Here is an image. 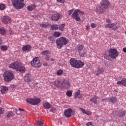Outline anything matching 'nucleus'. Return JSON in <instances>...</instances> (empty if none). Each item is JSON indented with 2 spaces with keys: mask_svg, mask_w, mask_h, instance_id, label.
I'll return each mask as SVG.
<instances>
[{
  "mask_svg": "<svg viewBox=\"0 0 126 126\" xmlns=\"http://www.w3.org/2000/svg\"><path fill=\"white\" fill-rule=\"evenodd\" d=\"M68 43V39L64 37H61L56 40L57 47L58 49H62L63 45H66Z\"/></svg>",
  "mask_w": 126,
  "mask_h": 126,
  "instance_id": "5",
  "label": "nucleus"
},
{
  "mask_svg": "<svg viewBox=\"0 0 126 126\" xmlns=\"http://www.w3.org/2000/svg\"><path fill=\"white\" fill-rule=\"evenodd\" d=\"M98 99H99L98 96H94L90 99V102H92V103H94V104H97V100H98Z\"/></svg>",
  "mask_w": 126,
  "mask_h": 126,
  "instance_id": "21",
  "label": "nucleus"
},
{
  "mask_svg": "<svg viewBox=\"0 0 126 126\" xmlns=\"http://www.w3.org/2000/svg\"><path fill=\"white\" fill-rule=\"evenodd\" d=\"M48 54H49V51H48V50L43 51L41 53V55H42V56H45L46 55H48Z\"/></svg>",
  "mask_w": 126,
  "mask_h": 126,
  "instance_id": "38",
  "label": "nucleus"
},
{
  "mask_svg": "<svg viewBox=\"0 0 126 126\" xmlns=\"http://www.w3.org/2000/svg\"><path fill=\"white\" fill-rule=\"evenodd\" d=\"M84 47V46H83V45H80L78 47V50L79 53V55L81 57H85V56H86V55L85 54V52L82 53V50H83Z\"/></svg>",
  "mask_w": 126,
  "mask_h": 126,
  "instance_id": "14",
  "label": "nucleus"
},
{
  "mask_svg": "<svg viewBox=\"0 0 126 126\" xmlns=\"http://www.w3.org/2000/svg\"><path fill=\"white\" fill-rule=\"evenodd\" d=\"M51 29L52 30H58V29H59V27L58 26V25L54 24L51 27Z\"/></svg>",
  "mask_w": 126,
  "mask_h": 126,
  "instance_id": "28",
  "label": "nucleus"
},
{
  "mask_svg": "<svg viewBox=\"0 0 126 126\" xmlns=\"http://www.w3.org/2000/svg\"><path fill=\"white\" fill-rule=\"evenodd\" d=\"M73 12V9L68 11V15H71V14H72Z\"/></svg>",
  "mask_w": 126,
  "mask_h": 126,
  "instance_id": "44",
  "label": "nucleus"
},
{
  "mask_svg": "<svg viewBox=\"0 0 126 126\" xmlns=\"http://www.w3.org/2000/svg\"><path fill=\"white\" fill-rule=\"evenodd\" d=\"M54 37H60L61 36V32H55L53 33Z\"/></svg>",
  "mask_w": 126,
  "mask_h": 126,
  "instance_id": "31",
  "label": "nucleus"
},
{
  "mask_svg": "<svg viewBox=\"0 0 126 126\" xmlns=\"http://www.w3.org/2000/svg\"><path fill=\"white\" fill-rule=\"evenodd\" d=\"M104 71H105V69L103 67L101 68H97V73L95 74V75H99V74H101V73H103V72H104Z\"/></svg>",
  "mask_w": 126,
  "mask_h": 126,
  "instance_id": "22",
  "label": "nucleus"
},
{
  "mask_svg": "<svg viewBox=\"0 0 126 126\" xmlns=\"http://www.w3.org/2000/svg\"><path fill=\"white\" fill-rule=\"evenodd\" d=\"M50 61H51V62H53V61H55V59H54L51 58V59H50Z\"/></svg>",
  "mask_w": 126,
  "mask_h": 126,
  "instance_id": "58",
  "label": "nucleus"
},
{
  "mask_svg": "<svg viewBox=\"0 0 126 126\" xmlns=\"http://www.w3.org/2000/svg\"><path fill=\"white\" fill-rule=\"evenodd\" d=\"M50 112H52V113H56V112H57V110H56V108H53L50 109Z\"/></svg>",
  "mask_w": 126,
  "mask_h": 126,
  "instance_id": "43",
  "label": "nucleus"
},
{
  "mask_svg": "<svg viewBox=\"0 0 126 126\" xmlns=\"http://www.w3.org/2000/svg\"><path fill=\"white\" fill-rule=\"evenodd\" d=\"M63 73V71L62 70H59L57 71V75H62Z\"/></svg>",
  "mask_w": 126,
  "mask_h": 126,
  "instance_id": "36",
  "label": "nucleus"
},
{
  "mask_svg": "<svg viewBox=\"0 0 126 126\" xmlns=\"http://www.w3.org/2000/svg\"><path fill=\"white\" fill-rule=\"evenodd\" d=\"M123 51L124 53H126V48H124Z\"/></svg>",
  "mask_w": 126,
  "mask_h": 126,
  "instance_id": "54",
  "label": "nucleus"
},
{
  "mask_svg": "<svg viewBox=\"0 0 126 126\" xmlns=\"http://www.w3.org/2000/svg\"><path fill=\"white\" fill-rule=\"evenodd\" d=\"M44 125V122L38 121L37 123V126H43Z\"/></svg>",
  "mask_w": 126,
  "mask_h": 126,
  "instance_id": "34",
  "label": "nucleus"
},
{
  "mask_svg": "<svg viewBox=\"0 0 126 126\" xmlns=\"http://www.w3.org/2000/svg\"><path fill=\"white\" fill-rule=\"evenodd\" d=\"M5 91L4 90L2 89V88H1L0 92L2 93V94H4L5 93Z\"/></svg>",
  "mask_w": 126,
  "mask_h": 126,
  "instance_id": "49",
  "label": "nucleus"
},
{
  "mask_svg": "<svg viewBox=\"0 0 126 126\" xmlns=\"http://www.w3.org/2000/svg\"><path fill=\"white\" fill-rule=\"evenodd\" d=\"M31 64L32 66L35 67H41V63H40V60L39 58L35 57L33 58L32 61L31 62Z\"/></svg>",
  "mask_w": 126,
  "mask_h": 126,
  "instance_id": "9",
  "label": "nucleus"
},
{
  "mask_svg": "<svg viewBox=\"0 0 126 126\" xmlns=\"http://www.w3.org/2000/svg\"><path fill=\"white\" fill-rule=\"evenodd\" d=\"M34 8H36V5H35L34 4H32L31 6H28L27 7V9L28 10H29V11H32Z\"/></svg>",
  "mask_w": 126,
  "mask_h": 126,
  "instance_id": "25",
  "label": "nucleus"
},
{
  "mask_svg": "<svg viewBox=\"0 0 126 126\" xmlns=\"http://www.w3.org/2000/svg\"><path fill=\"white\" fill-rule=\"evenodd\" d=\"M13 6L16 9H21L24 7V0H11Z\"/></svg>",
  "mask_w": 126,
  "mask_h": 126,
  "instance_id": "2",
  "label": "nucleus"
},
{
  "mask_svg": "<svg viewBox=\"0 0 126 126\" xmlns=\"http://www.w3.org/2000/svg\"><path fill=\"white\" fill-rule=\"evenodd\" d=\"M9 67L14 69H16L21 73L25 72V67L22 66V63H18V62H14L10 64Z\"/></svg>",
  "mask_w": 126,
  "mask_h": 126,
  "instance_id": "1",
  "label": "nucleus"
},
{
  "mask_svg": "<svg viewBox=\"0 0 126 126\" xmlns=\"http://www.w3.org/2000/svg\"><path fill=\"white\" fill-rule=\"evenodd\" d=\"M117 84L126 87V79L125 78L122 79L121 81L117 82Z\"/></svg>",
  "mask_w": 126,
  "mask_h": 126,
  "instance_id": "20",
  "label": "nucleus"
},
{
  "mask_svg": "<svg viewBox=\"0 0 126 126\" xmlns=\"http://www.w3.org/2000/svg\"><path fill=\"white\" fill-rule=\"evenodd\" d=\"M1 88H2V89H3V90H5L6 91H7V90H8V87H7L6 86H2Z\"/></svg>",
  "mask_w": 126,
  "mask_h": 126,
  "instance_id": "42",
  "label": "nucleus"
},
{
  "mask_svg": "<svg viewBox=\"0 0 126 126\" xmlns=\"http://www.w3.org/2000/svg\"><path fill=\"white\" fill-rule=\"evenodd\" d=\"M0 21L3 23L8 24L11 22V19L7 16H4L0 18Z\"/></svg>",
  "mask_w": 126,
  "mask_h": 126,
  "instance_id": "12",
  "label": "nucleus"
},
{
  "mask_svg": "<svg viewBox=\"0 0 126 126\" xmlns=\"http://www.w3.org/2000/svg\"><path fill=\"white\" fill-rule=\"evenodd\" d=\"M66 95H67V96L71 97V96L72 95V92L70 91L67 92L66 93Z\"/></svg>",
  "mask_w": 126,
  "mask_h": 126,
  "instance_id": "37",
  "label": "nucleus"
},
{
  "mask_svg": "<svg viewBox=\"0 0 126 126\" xmlns=\"http://www.w3.org/2000/svg\"><path fill=\"white\" fill-rule=\"evenodd\" d=\"M30 50H31V46L30 45H26L22 47V51H23V52L30 51Z\"/></svg>",
  "mask_w": 126,
  "mask_h": 126,
  "instance_id": "19",
  "label": "nucleus"
},
{
  "mask_svg": "<svg viewBox=\"0 0 126 126\" xmlns=\"http://www.w3.org/2000/svg\"><path fill=\"white\" fill-rule=\"evenodd\" d=\"M4 9H5V5H4V4H0V10H4Z\"/></svg>",
  "mask_w": 126,
  "mask_h": 126,
  "instance_id": "35",
  "label": "nucleus"
},
{
  "mask_svg": "<svg viewBox=\"0 0 126 126\" xmlns=\"http://www.w3.org/2000/svg\"><path fill=\"white\" fill-rule=\"evenodd\" d=\"M109 100L111 101L112 103L113 104H115V103H117V98L115 97H111L110 98H109Z\"/></svg>",
  "mask_w": 126,
  "mask_h": 126,
  "instance_id": "29",
  "label": "nucleus"
},
{
  "mask_svg": "<svg viewBox=\"0 0 126 126\" xmlns=\"http://www.w3.org/2000/svg\"><path fill=\"white\" fill-rule=\"evenodd\" d=\"M43 108L45 109H50L51 108V104L49 102H46L43 104Z\"/></svg>",
  "mask_w": 126,
  "mask_h": 126,
  "instance_id": "26",
  "label": "nucleus"
},
{
  "mask_svg": "<svg viewBox=\"0 0 126 126\" xmlns=\"http://www.w3.org/2000/svg\"><path fill=\"white\" fill-rule=\"evenodd\" d=\"M109 5H110V2L108 0H102L101 2V7L104 9H107Z\"/></svg>",
  "mask_w": 126,
  "mask_h": 126,
  "instance_id": "11",
  "label": "nucleus"
},
{
  "mask_svg": "<svg viewBox=\"0 0 126 126\" xmlns=\"http://www.w3.org/2000/svg\"><path fill=\"white\" fill-rule=\"evenodd\" d=\"M63 81H56L51 83V86H52V87H55V86H56L58 88H63Z\"/></svg>",
  "mask_w": 126,
  "mask_h": 126,
  "instance_id": "10",
  "label": "nucleus"
},
{
  "mask_svg": "<svg viewBox=\"0 0 126 126\" xmlns=\"http://www.w3.org/2000/svg\"><path fill=\"white\" fill-rule=\"evenodd\" d=\"M110 100V98H103L101 101L102 102H106L107 100Z\"/></svg>",
  "mask_w": 126,
  "mask_h": 126,
  "instance_id": "46",
  "label": "nucleus"
},
{
  "mask_svg": "<svg viewBox=\"0 0 126 126\" xmlns=\"http://www.w3.org/2000/svg\"><path fill=\"white\" fill-rule=\"evenodd\" d=\"M108 53L109 57H110L111 59H116L119 56V52L116 49H110Z\"/></svg>",
  "mask_w": 126,
  "mask_h": 126,
  "instance_id": "8",
  "label": "nucleus"
},
{
  "mask_svg": "<svg viewBox=\"0 0 126 126\" xmlns=\"http://www.w3.org/2000/svg\"><path fill=\"white\" fill-rule=\"evenodd\" d=\"M40 26L41 28H47V27H49V26H50V25L49 24H41Z\"/></svg>",
  "mask_w": 126,
  "mask_h": 126,
  "instance_id": "30",
  "label": "nucleus"
},
{
  "mask_svg": "<svg viewBox=\"0 0 126 126\" xmlns=\"http://www.w3.org/2000/svg\"><path fill=\"white\" fill-rule=\"evenodd\" d=\"M5 33V30L3 29H0V34H1V35H4Z\"/></svg>",
  "mask_w": 126,
  "mask_h": 126,
  "instance_id": "40",
  "label": "nucleus"
},
{
  "mask_svg": "<svg viewBox=\"0 0 126 126\" xmlns=\"http://www.w3.org/2000/svg\"><path fill=\"white\" fill-rule=\"evenodd\" d=\"M91 27L92 28H96V27H97V24H94V23H92L91 24Z\"/></svg>",
  "mask_w": 126,
  "mask_h": 126,
  "instance_id": "41",
  "label": "nucleus"
},
{
  "mask_svg": "<svg viewBox=\"0 0 126 126\" xmlns=\"http://www.w3.org/2000/svg\"><path fill=\"white\" fill-rule=\"evenodd\" d=\"M72 112V109L69 108L67 110L64 111V115L65 117L67 118H70L71 117V113Z\"/></svg>",
  "mask_w": 126,
  "mask_h": 126,
  "instance_id": "15",
  "label": "nucleus"
},
{
  "mask_svg": "<svg viewBox=\"0 0 126 126\" xmlns=\"http://www.w3.org/2000/svg\"><path fill=\"white\" fill-rule=\"evenodd\" d=\"M1 42H2L1 38L0 37V45H1Z\"/></svg>",
  "mask_w": 126,
  "mask_h": 126,
  "instance_id": "57",
  "label": "nucleus"
},
{
  "mask_svg": "<svg viewBox=\"0 0 126 126\" xmlns=\"http://www.w3.org/2000/svg\"><path fill=\"white\" fill-rule=\"evenodd\" d=\"M106 22H107V23H110V20L107 19V20H106Z\"/></svg>",
  "mask_w": 126,
  "mask_h": 126,
  "instance_id": "56",
  "label": "nucleus"
},
{
  "mask_svg": "<svg viewBox=\"0 0 126 126\" xmlns=\"http://www.w3.org/2000/svg\"><path fill=\"white\" fill-rule=\"evenodd\" d=\"M3 76L4 77V81L5 82H10V81L14 79V74L12 71L11 70L5 72L3 74Z\"/></svg>",
  "mask_w": 126,
  "mask_h": 126,
  "instance_id": "4",
  "label": "nucleus"
},
{
  "mask_svg": "<svg viewBox=\"0 0 126 126\" xmlns=\"http://www.w3.org/2000/svg\"><path fill=\"white\" fill-rule=\"evenodd\" d=\"M96 12H97L98 14H100V13H104V12H105V9L102 8V7H97Z\"/></svg>",
  "mask_w": 126,
  "mask_h": 126,
  "instance_id": "18",
  "label": "nucleus"
},
{
  "mask_svg": "<svg viewBox=\"0 0 126 126\" xmlns=\"http://www.w3.org/2000/svg\"><path fill=\"white\" fill-rule=\"evenodd\" d=\"M113 30H118V26H115L113 28Z\"/></svg>",
  "mask_w": 126,
  "mask_h": 126,
  "instance_id": "53",
  "label": "nucleus"
},
{
  "mask_svg": "<svg viewBox=\"0 0 126 126\" xmlns=\"http://www.w3.org/2000/svg\"><path fill=\"white\" fill-rule=\"evenodd\" d=\"M24 80L26 82H31V74H26L24 77Z\"/></svg>",
  "mask_w": 126,
  "mask_h": 126,
  "instance_id": "16",
  "label": "nucleus"
},
{
  "mask_svg": "<svg viewBox=\"0 0 126 126\" xmlns=\"http://www.w3.org/2000/svg\"><path fill=\"white\" fill-rule=\"evenodd\" d=\"M126 115V111H121L118 115V117L122 118V117H124Z\"/></svg>",
  "mask_w": 126,
  "mask_h": 126,
  "instance_id": "27",
  "label": "nucleus"
},
{
  "mask_svg": "<svg viewBox=\"0 0 126 126\" xmlns=\"http://www.w3.org/2000/svg\"><path fill=\"white\" fill-rule=\"evenodd\" d=\"M15 110L16 111H17V109H15Z\"/></svg>",
  "mask_w": 126,
  "mask_h": 126,
  "instance_id": "59",
  "label": "nucleus"
},
{
  "mask_svg": "<svg viewBox=\"0 0 126 126\" xmlns=\"http://www.w3.org/2000/svg\"><path fill=\"white\" fill-rule=\"evenodd\" d=\"M13 113H12V111H9L7 112V117L9 118L11 117H13Z\"/></svg>",
  "mask_w": 126,
  "mask_h": 126,
  "instance_id": "32",
  "label": "nucleus"
},
{
  "mask_svg": "<svg viewBox=\"0 0 126 126\" xmlns=\"http://www.w3.org/2000/svg\"><path fill=\"white\" fill-rule=\"evenodd\" d=\"M80 109L81 110V111H82V113H83V114H85V113L86 112V110H85V109L83 108H80Z\"/></svg>",
  "mask_w": 126,
  "mask_h": 126,
  "instance_id": "45",
  "label": "nucleus"
},
{
  "mask_svg": "<svg viewBox=\"0 0 126 126\" xmlns=\"http://www.w3.org/2000/svg\"><path fill=\"white\" fill-rule=\"evenodd\" d=\"M3 108H0V115H1V114H3Z\"/></svg>",
  "mask_w": 126,
  "mask_h": 126,
  "instance_id": "47",
  "label": "nucleus"
},
{
  "mask_svg": "<svg viewBox=\"0 0 126 126\" xmlns=\"http://www.w3.org/2000/svg\"><path fill=\"white\" fill-rule=\"evenodd\" d=\"M84 14V12L80 11L79 9H76L74 10L72 14V17L74 18L76 21H80V15H83Z\"/></svg>",
  "mask_w": 126,
  "mask_h": 126,
  "instance_id": "6",
  "label": "nucleus"
},
{
  "mask_svg": "<svg viewBox=\"0 0 126 126\" xmlns=\"http://www.w3.org/2000/svg\"><path fill=\"white\" fill-rule=\"evenodd\" d=\"M63 17V15L61 14H55L51 17V19L53 21H58V20Z\"/></svg>",
  "mask_w": 126,
  "mask_h": 126,
  "instance_id": "13",
  "label": "nucleus"
},
{
  "mask_svg": "<svg viewBox=\"0 0 126 126\" xmlns=\"http://www.w3.org/2000/svg\"><path fill=\"white\" fill-rule=\"evenodd\" d=\"M65 25L64 24H63L61 26L59 27V29L61 31H63V28H64Z\"/></svg>",
  "mask_w": 126,
  "mask_h": 126,
  "instance_id": "39",
  "label": "nucleus"
},
{
  "mask_svg": "<svg viewBox=\"0 0 126 126\" xmlns=\"http://www.w3.org/2000/svg\"><path fill=\"white\" fill-rule=\"evenodd\" d=\"M70 63L72 67L75 68H81L84 66V63L81 62V61H77L73 58L70 60Z\"/></svg>",
  "mask_w": 126,
  "mask_h": 126,
  "instance_id": "3",
  "label": "nucleus"
},
{
  "mask_svg": "<svg viewBox=\"0 0 126 126\" xmlns=\"http://www.w3.org/2000/svg\"><path fill=\"white\" fill-rule=\"evenodd\" d=\"M86 29V30H89V29H90V26H87Z\"/></svg>",
  "mask_w": 126,
  "mask_h": 126,
  "instance_id": "52",
  "label": "nucleus"
},
{
  "mask_svg": "<svg viewBox=\"0 0 126 126\" xmlns=\"http://www.w3.org/2000/svg\"><path fill=\"white\" fill-rule=\"evenodd\" d=\"M86 115H91V112L89 111H86V113H85Z\"/></svg>",
  "mask_w": 126,
  "mask_h": 126,
  "instance_id": "50",
  "label": "nucleus"
},
{
  "mask_svg": "<svg viewBox=\"0 0 126 126\" xmlns=\"http://www.w3.org/2000/svg\"><path fill=\"white\" fill-rule=\"evenodd\" d=\"M117 24V23H114L112 24H107L105 25V27H106L107 28H113V27H114V26H116Z\"/></svg>",
  "mask_w": 126,
  "mask_h": 126,
  "instance_id": "24",
  "label": "nucleus"
},
{
  "mask_svg": "<svg viewBox=\"0 0 126 126\" xmlns=\"http://www.w3.org/2000/svg\"><path fill=\"white\" fill-rule=\"evenodd\" d=\"M104 58L106 59V60H108L109 59V57L107 56V54H105V56H104Z\"/></svg>",
  "mask_w": 126,
  "mask_h": 126,
  "instance_id": "51",
  "label": "nucleus"
},
{
  "mask_svg": "<svg viewBox=\"0 0 126 126\" xmlns=\"http://www.w3.org/2000/svg\"><path fill=\"white\" fill-rule=\"evenodd\" d=\"M0 49L1 51H7L8 47L5 45L1 46Z\"/></svg>",
  "mask_w": 126,
  "mask_h": 126,
  "instance_id": "33",
  "label": "nucleus"
},
{
  "mask_svg": "<svg viewBox=\"0 0 126 126\" xmlns=\"http://www.w3.org/2000/svg\"><path fill=\"white\" fill-rule=\"evenodd\" d=\"M69 82L66 81V80H64L63 81V88H65V89H68L69 88V85H70Z\"/></svg>",
  "mask_w": 126,
  "mask_h": 126,
  "instance_id": "17",
  "label": "nucleus"
},
{
  "mask_svg": "<svg viewBox=\"0 0 126 126\" xmlns=\"http://www.w3.org/2000/svg\"><path fill=\"white\" fill-rule=\"evenodd\" d=\"M19 110L20 111H23V112H24V109H22V108H19Z\"/></svg>",
  "mask_w": 126,
  "mask_h": 126,
  "instance_id": "55",
  "label": "nucleus"
},
{
  "mask_svg": "<svg viewBox=\"0 0 126 126\" xmlns=\"http://www.w3.org/2000/svg\"><path fill=\"white\" fill-rule=\"evenodd\" d=\"M58 2H60L61 3H63L64 2V0H57Z\"/></svg>",
  "mask_w": 126,
  "mask_h": 126,
  "instance_id": "48",
  "label": "nucleus"
},
{
  "mask_svg": "<svg viewBox=\"0 0 126 126\" xmlns=\"http://www.w3.org/2000/svg\"><path fill=\"white\" fill-rule=\"evenodd\" d=\"M80 95V90H78L77 92H75L74 94V99H77V98H81V97L79 96Z\"/></svg>",
  "mask_w": 126,
  "mask_h": 126,
  "instance_id": "23",
  "label": "nucleus"
},
{
  "mask_svg": "<svg viewBox=\"0 0 126 126\" xmlns=\"http://www.w3.org/2000/svg\"><path fill=\"white\" fill-rule=\"evenodd\" d=\"M26 102L31 104V105H36L41 102V99L39 98H28L26 99Z\"/></svg>",
  "mask_w": 126,
  "mask_h": 126,
  "instance_id": "7",
  "label": "nucleus"
}]
</instances>
